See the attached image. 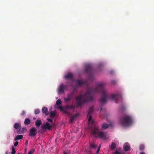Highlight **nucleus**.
<instances>
[{
  "mask_svg": "<svg viewBox=\"0 0 154 154\" xmlns=\"http://www.w3.org/2000/svg\"><path fill=\"white\" fill-rule=\"evenodd\" d=\"M100 92L102 94L101 97L100 99L101 103H104L106 102L108 98H111L112 100L115 99L117 100L118 97L122 98L121 94H111L109 95L104 88L103 84L100 83L97 84L96 88L89 89L84 94L80 95L76 98V102L75 103L78 107H79L87 101H91L93 100L92 94L93 93Z\"/></svg>",
  "mask_w": 154,
  "mask_h": 154,
  "instance_id": "1",
  "label": "nucleus"
},
{
  "mask_svg": "<svg viewBox=\"0 0 154 154\" xmlns=\"http://www.w3.org/2000/svg\"><path fill=\"white\" fill-rule=\"evenodd\" d=\"M121 125L124 127H127L131 125L133 122L132 117L130 116L126 115L123 117L120 120Z\"/></svg>",
  "mask_w": 154,
  "mask_h": 154,
  "instance_id": "2",
  "label": "nucleus"
},
{
  "mask_svg": "<svg viewBox=\"0 0 154 154\" xmlns=\"http://www.w3.org/2000/svg\"><path fill=\"white\" fill-rule=\"evenodd\" d=\"M91 134L95 137L97 135L100 138L104 139H105L106 136V133L99 131L98 127L97 126H94L92 128Z\"/></svg>",
  "mask_w": 154,
  "mask_h": 154,
  "instance_id": "3",
  "label": "nucleus"
},
{
  "mask_svg": "<svg viewBox=\"0 0 154 154\" xmlns=\"http://www.w3.org/2000/svg\"><path fill=\"white\" fill-rule=\"evenodd\" d=\"M37 130L34 127H32L29 130V135L32 137H34L36 136V134Z\"/></svg>",
  "mask_w": 154,
  "mask_h": 154,
  "instance_id": "4",
  "label": "nucleus"
},
{
  "mask_svg": "<svg viewBox=\"0 0 154 154\" xmlns=\"http://www.w3.org/2000/svg\"><path fill=\"white\" fill-rule=\"evenodd\" d=\"M67 88V85L61 84L60 85L58 89V93L60 94L64 92V90Z\"/></svg>",
  "mask_w": 154,
  "mask_h": 154,
  "instance_id": "5",
  "label": "nucleus"
},
{
  "mask_svg": "<svg viewBox=\"0 0 154 154\" xmlns=\"http://www.w3.org/2000/svg\"><path fill=\"white\" fill-rule=\"evenodd\" d=\"M92 67L90 64H88L86 65L85 69V72L87 73H90L92 71Z\"/></svg>",
  "mask_w": 154,
  "mask_h": 154,
  "instance_id": "6",
  "label": "nucleus"
},
{
  "mask_svg": "<svg viewBox=\"0 0 154 154\" xmlns=\"http://www.w3.org/2000/svg\"><path fill=\"white\" fill-rule=\"evenodd\" d=\"M72 97V94H69L67 95V97L66 98H64L65 101L66 102L69 101L71 100Z\"/></svg>",
  "mask_w": 154,
  "mask_h": 154,
  "instance_id": "7",
  "label": "nucleus"
},
{
  "mask_svg": "<svg viewBox=\"0 0 154 154\" xmlns=\"http://www.w3.org/2000/svg\"><path fill=\"white\" fill-rule=\"evenodd\" d=\"M42 128L45 129H47L48 130H50L52 128V126L50 125L48 122H46L45 124L43 125Z\"/></svg>",
  "mask_w": 154,
  "mask_h": 154,
  "instance_id": "8",
  "label": "nucleus"
},
{
  "mask_svg": "<svg viewBox=\"0 0 154 154\" xmlns=\"http://www.w3.org/2000/svg\"><path fill=\"white\" fill-rule=\"evenodd\" d=\"M76 83L78 86H80L82 85L85 84L86 82L84 80H78L76 81Z\"/></svg>",
  "mask_w": 154,
  "mask_h": 154,
  "instance_id": "9",
  "label": "nucleus"
},
{
  "mask_svg": "<svg viewBox=\"0 0 154 154\" xmlns=\"http://www.w3.org/2000/svg\"><path fill=\"white\" fill-rule=\"evenodd\" d=\"M123 148L125 151H128L130 148L129 144L128 143H125L123 145Z\"/></svg>",
  "mask_w": 154,
  "mask_h": 154,
  "instance_id": "10",
  "label": "nucleus"
},
{
  "mask_svg": "<svg viewBox=\"0 0 154 154\" xmlns=\"http://www.w3.org/2000/svg\"><path fill=\"white\" fill-rule=\"evenodd\" d=\"M42 112L45 114L46 116L48 115L49 113L48 108L46 107H44L42 109Z\"/></svg>",
  "mask_w": 154,
  "mask_h": 154,
  "instance_id": "11",
  "label": "nucleus"
},
{
  "mask_svg": "<svg viewBox=\"0 0 154 154\" xmlns=\"http://www.w3.org/2000/svg\"><path fill=\"white\" fill-rule=\"evenodd\" d=\"M65 110H66L68 109H74L75 108V106L73 105H66L65 106Z\"/></svg>",
  "mask_w": 154,
  "mask_h": 154,
  "instance_id": "12",
  "label": "nucleus"
},
{
  "mask_svg": "<svg viewBox=\"0 0 154 154\" xmlns=\"http://www.w3.org/2000/svg\"><path fill=\"white\" fill-rule=\"evenodd\" d=\"M59 109H60L61 111H63L64 113L68 114V112H67V110H65V107H63L61 106H59L57 107Z\"/></svg>",
  "mask_w": 154,
  "mask_h": 154,
  "instance_id": "13",
  "label": "nucleus"
},
{
  "mask_svg": "<svg viewBox=\"0 0 154 154\" xmlns=\"http://www.w3.org/2000/svg\"><path fill=\"white\" fill-rule=\"evenodd\" d=\"M97 145L95 144L94 142L90 143L89 145L90 149H96L97 148Z\"/></svg>",
  "mask_w": 154,
  "mask_h": 154,
  "instance_id": "14",
  "label": "nucleus"
},
{
  "mask_svg": "<svg viewBox=\"0 0 154 154\" xmlns=\"http://www.w3.org/2000/svg\"><path fill=\"white\" fill-rule=\"evenodd\" d=\"M65 78L66 79H72V74L71 73H69L65 75Z\"/></svg>",
  "mask_w": 154,
  "mask_h": 154,
  "instance_id": "15",
  "label": "nucleus"
},
{
  "mask_svg": "<svg viewBox=\"0 0 154 154\" xmlns=\"http://www.w3.org/2000/svg\"><path fill=\"white\" fill-rule=\"evenodd\" d=\"M42 123V121L38 119L35 122V125L37 127H39Z\"/></svg>",
  "mask_w": 154,
  "mask_h": 154,
  "instance_id": "16",
  "label": "nucleus"
},
{
  "mask_svg": "<svg viewBox=\"0 0 154 154\" xmlns=\"http://www.w3.org/2000/svg\"><path fill=\"white\" fill-rule=\"evenodd\" d=\"M87 116L88 117H89V119H88V122L89 123H94V121H93L92 120V117L91 115L89 114H87Z\"/></svg>",
  "mask_w": 154,
  "mask_h": 154,
  "instance_id": "17",
  "label": "nucleus"
},
{
  "mask_svg": "<svg viewBox=\"0 0 154 154\" xmlns=\"http://www.w3.org/2000/svg\"><path fill=\"white\" fill-rule=\"evenodd\" d=\"M14 128L16 129H18L21 128V125L18 123H15L14 126Z\"/></svg>",
  "mask_w": 154,
  "mask_h": 154,
  "instance_id": "18",
  "label": "nucleus"
},
{
  "mask_svg": "<svg viewBox=\"0 0 154 154\" xmlns=\"http://www.w3.org/2000/svg\"><path fill=\"white\" fill-rule=\"evenodd\" d=\"M56 114V112L55 111H52L50 112V117L52 118L54 117Z\"/></svg>",
  "mask_w": 154,
  "mask_h": 154,
  "instance_id": "19",
  "label": "nucleus"
},
{
  "mask_svg": "<svg viewBox=\"0 0 154 154\" xmlns=\"http://www.w3.org/2000/svg\"><path fill=\"white\" fill-rule=\"evenodd\" d=\"M23 136L22 135H18L16 136L14 139L15 141L17 140H19L21 139L22 138Z\"/></svg>",
  "mask_w": 154,
  "mask_h": 154,
  "instance_id": "20",
  "label": "nucleus"
},
{
  "mask_svg": "<svg viewBox=\"0 0 154 154\" xmlns=\"http://www.w3.org/2000/svg\"><path fill=\"white\" fill-rule=\"evenodd\" d=\"M31 122L29 118H26L24 121V124L25 125H28L30 124Z\"/></svg>",
  "mask_w": 154,
  "mask_h": 154,
  "instance_id": "21",
  "label": "nucleus"
},
{
  "mask_svg": "<svg viewBox=\"0 0 154 154\" xmlns=\"http://www.w3.org/2000/svg\"><path fill=\"white\" fill-rule=\"evenodd\" d=\"M108 127V125L107 124L104 123L102 126V129L104 130L107 129Z\"/></svg>",
  "mask_w": 154,
  "mask_h": 154,
  "instance_id": "22",
  "label": "nucleus"
},
{
  "mask_svg": "<svg viewBox=\"0 0 154 154\" xmlns=\"http://www.w3.org/2000/svg\"><path fill=\"white\" fill-rule=\"evenodd\" d=\"M116 144L114 142H112L111 145L110 146V148L111 150H113L115 149L116 147Z\"/></svg>",
  "mask_w": 154,
  "mask_h": 154,
  "instance_id": "23",
  "label": "nucleus"
},
{
  "mask_svg": "<svg viewBox=\"0 0 154 154\" xmlns=\"http://www.w3.org/2000/svg\"><path fill=\"white\" fill-rule=\"evenodd\" d=\"M19 129V130L17 131V133L19 134H23L24 132L25 129L23 128H22Z\"/></svg>",
  "mask_w": 154,
  "mask_h": 154,
  "instance_id": "24",
  "label": "nucleus"
},
{
  "mask_svg": "<svg viewBox=\"0 0 154 154\" xmlns=\"http://www.w3.org/2000/svg\"><path fill=\"white\" fill-rule=\"evenodd\" d=\"M93 111V109L92 107H89L88 114L91 115V114Z\"/></svg>",
  "mask_w": 154,
  "mask_h": 154,
  "instance_id": "25",
  "label": "nucleus"
},
{
  "mask_svg": "<svg viewBox=\"0 0 154 154\" xmlns=\"http://www.w3.org/2000/svg\"><path fill=\"white\" fill-rule=\"evenodd\" d=\"M40 112V110L38 109H36L34 110L35 114L36 115L38 114Z\"/></svg>",
  "mask_w": 154,
  "mask_h": 154,
  "instance_id": "26",
  "label": "nucleus"
},
{
  "mask_svg": "<svg viewBox=\"0 0 154 154\" xmlns=\"http://www.w3.org/2000/svg\"><path fill=\"white\" fill-rule=\"evenodd\" d=\"M16 152V151L15 150V148L13 146L12 147V151L11 153L12 154H15Z\"/></svg>",
  "mask_w": 154,
  "mask_h": 154,
  "instance_id": "27",
  "label": "nucleus"
},
{
  "mask_svg": "<svg viewBox=\"0 0 154 154\" xmlns=\"http://www.w3.org/2000/svg\"><path fill=\"white\" fill-rule=\"evenodd\" d=\"M144 148V146L143 144H141L140 146L139 149L140 150H143Z\"/></svg>",
  "mask_w": 154,
  "mask_h": 154,
  "instance_id": "28",
  "label": "nucleus"
},
{
  "mask_svg": "<svg viewBox=\"0 0 154 154\" xmlns=\"http://www.w3.org/2000/svg\"><path fill=\"white\" fill-rule=\"evenodd\" d=\"M61 103V101L59 99H58L56 102V104L57 105H59Z\"/></svg>",
  "mask_w": 154,
  "mask_h": 154,
  "instance_id": "29",
  "label": "nucleus"
},
{
  "mask_svg": "<svg viewBox=\"0 0 154 154\" xmlns=\"http://www.w3.org/2000/svg\"><path fill=\"white\" fill-rule=\"evenodd\" d=\"M75 118V116H71L70 118V122H72L74 120Z\"/></svg>",
  "mask_w": 154,
  "mask_h": 154,
  "instance_id": "30",
  "label": "nucleus"
},
{
  "mask_svg": "<svg viewBox=\"0 0 154 154\" xmlns=\"http://www.w3.org/2000/svg\"><path fill=\"white\" fill-rule=\"evenodd\" d=\"M34 152V149H32L28 152V154H32Z\"/></svg>",
  "mask_w": 154,
  "mask_h": 154,
  "instance_id": "31",
  "label": "nucleus"
},
{
  "mask_svg": "<svg viewBox=\"0 0 154 154\" xmlns=\"http://www.w3.org/2000/svg\"><path fill=\"white\" fill-rule=\"evenodd\" d=\"M77 91V90L76 88H74V90L72 91L69 94H72V96H73L75 92V91Z\"/></svg>",
  "mask_w": 154,
  "mask_h": 154,
  "instance_id": "32",
  "label": "nucleus"
},
{
  "mask_svg": "<svg viewBox=\"0 0 154 154\" xmlns=\"http://www.w3.org/2000/svg\"><path fill=\"white\" fill-rule=\"evenodd\" d=\"M21 115V116H24L25 115V112L23 110L22 111Z\"/></svg>",
  "mask_w": 154,
  "mask_h": 154,
  "instance_id": "33",
  "label": "nucleus"
},
{
  "mask_svg": "<svg viewBox=\"0 0 154 154\" xmlns=\"http://www.w3.org/2000/svg\"><path fill=\"white\" fill-rule=\"evenodd\" d=\"M47 120L48 122L51 123L53 121L52 119L50 118H48Z\"/></svg>",
  "mask_w": 154,
  "mask_h": 154,
  "instance_id": "34",
  "label": "nucleus"
},
{
  "mask_svg": "<svg viewBox=\"0 0 154 154\" xmlns=\"http://www.w3.org/2000/svg\"><path fill=\"white\" fill-rule=\"evenodd\" d=\"M18 144V142L17 141H16L14 143V146H17Z\"/></svg>",
  "mask_w": 154,
  "mask_h": 154,
  "instance_id": "35",
  "label": "nucleus"
},
{
  "mask_svg": "<svg viewBox=\"0 0 154 154\" xmlns=\"http://www.w3.org/2000/svg\"><path fill=\"white\" fill-rule=\"evenodd\" d=\"M114 154H121V153L118 151L116 150Z\"/></svg>",
  "mask_w": 154,
  "mask_h": 154,
  "instance_id": "36",
  "label": "nucleus"
},
{
  "mask_svg": "<svg viewBox=\"0 0 154 154\" xmlns=\"http://www.w3.org/2000/svg\"><path fill=\"white\" fill-rule=\"evenodd\" d=\"M116 83V81L115 80H113L112 81V83L113 85H115Z\"/></svg>",
  "mask_w": 154,
  "mask_h": 154,
  "instance_id": "37",
  "label": "nucleus"
},
{
  "mask_svg": "<svg viewBox=\"0 0 154 154\" xmlns=\"http://www.w3.org/2000/svg\"><path fill=\"white\" fill-rule=\"evenodd\" d=\"M100 149H99V148H98L97 151L96 153L97 154H98L100 151Z\"/></svg>",
  "mask_w": 154,
  "mask_h": 154,
  "instance_id": "38",
  "label": "nucleus"
},
{
  "mask_svg": "<svg viewBox=\"0 0 154 154\" xmlns=\"http://www.w3.org/2000/svg\"><path fill=\"white\" fill-rule=\"evenodd\" d=\"M79 115L78 114L76 113L74 115H73V116H75V118L77 116Z\"/></svg>",
  "mask_w": 154,
  "mask_h": 154,
  "instance_id": "39",
  "label": "nucleus"
},
{
  "mask_svg": "<svg viewBox=\"0 0 154 154\" xmlns=\"http://www.w3.org/2000/svg\"><path fill=\"white\" fill-rule=\"evenodd\" d=\"M140 154H145V152H141L140 153Z\"/></svg>",
  "mask_w": 154,
  "mask_h": 154,
  "instance_id": "40",
  "label": "nucleus"
},
{
  "mask_svg": "<svg viewBox=\"0 0 154 154\" xmlns=\"http://www.w3.org/2000/svg\"><path fill=\"white\" fill-rule=\"evenodd\" d=\"M109 125L111 127H112V124H111V123Z\"/></svg>",
  "mask_w": 154,
  "mask_h": 154,
  "instance_id": "41",
  "label": "nucleus"
},
{
  "mask_svg": "<svg viewBox=\"0 0 154 154\" xmlns=\"http://www.w3.org/2000/svg\"><path fill=\"white\" fill-rule=\"evenodd\" d=\"M100 146H101V145H100L98 148H99V149H100Z\"/></svg>",
  "mask_w": 154,
  "mask_h": 154,
  "instance_id": "42",
  "label": "nucleus"
},
{
  "mask_svg": "<svg viewBox=\"0 0 154 154\" xmlns=\"http://www.w3.org/2000/svg\"><path fill=\"white\" fill-rule=\"evenodd\" d=\"M5 154H8V151H6L5 152Z\"/></svg>",
  "mask_w": 154,
  "mask_h": 154,
  "instance_id": "43",
  "label": "nucleus"
},
{
  "mask_svg": "<svg viewBox=\"0 0 154 154\" xmlns=\"http://www.w3.org/2000/svg\"><path fill=\"white\" fill-rule=\"evenodd\" d=\"M64 154H68V153L66 152H64Z\"/></svg>",
  "mask_w": 154,
  "mask_h": 154,
  "instance_id": "44",
  "label": "nucleus"
},
{
  "mask_svg": "<svg viewBox=\"0 0 154 154\" xmlns=\"http://www.w3.org/2000/svg\"><path fill=\"white\" fill-rule=\"evenodd\" d=\"M102 108H101L100 109V111H101L102 110Z\"/></svg>",
  "mask_w": 154,
  "mask_h": 154,
  "instance_id": "45",
  "label": "nucleus"
},
{
  "mask_svg": "<svg viewBox=\"0 0 154 154\" xmlns=\"http://www.w3.org/2000/svg\"><path fill=\"white\" fill-rule=\"evenodd\" d=\"M88 154H93L91 152H90Z\"/></svg>",
  "mask_w": 154,
  "mask_h": 154,
  "instance_id": "46",
  "label": "nucleus"
},
{
  "mask_svg": "<svg viewBox=\"0 0 154 154\" xmlns=\"http://www.w3.org/2000/svg\"><path fill=\"white\" fill-rule=\"evenodd\" d=\"M33 119H35V118H33Z\"/></svg>",
  "mask_w": 154,
  "mask_h": 154,
  "instance_id": "47",
  "label": "nucleus"
},
{
  "mask_svg": "<svg viewBox=\"0 0 154 154\" xmlns=\"http://www.w3.org/2000/svg\"><path fill=\"white\" fill-rule=\"evenodd\" d=\"M116 103H117V101H116Z\"/></svg>",
  "mask_w": 154,
  "mask_h": 154,
  "instance_id": "48",
  "label": "nucleus"
},
{
  "mask_svg": "<svg viewBox=\"0 0 154 154\" xmlns=\"http://www.w3.org/2000/svg\"><path fill=\"white\" fill-rule=\"evenodd\" d=\"M26 141L28 142V141L27 140H26Z\"/></svg>",
  "mask_w": 154,
  "mask_h": 154,
  "instance_id": "49",
  "label": "nucleus"
}]
</instances>
